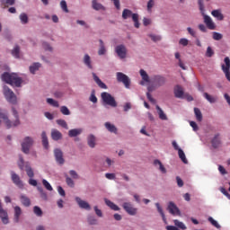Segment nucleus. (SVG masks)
Masks as SVG:
<instances>
[{
    "mask_svg": "<svg viewBox=\"0 0 230 230\" xmlns=\"http://www.w3.org/2000/svg\"><path fill=\"white\" fill-rule=\"evenodd\" d=\"M1 79L3 82H5V84L15 85V87H21V84H22V79L17 76V74H10L5 72L2 75Z\"/></svg>",
    "mask_w": 230,
    "mask_h": 230,
    "instance_id": "nucleus-1",
    "label": "nucleus"
},
{
    "mask_svg": "<svg viewBox=\"0 0 230 230\" xmlns=\"http://www.w3.org/2000/svg\"><path fill=\"white\" fill-rule=\"evenodd\" d=\"M17 164L20 170H25L30 179H33V177H35V172H33V168H31L30 162H24V159L22 158V156L19 157Z\"/></svg>",
    "mask_w": 230,
    "mask_h": 230,
    "instance_id": "nucleus-2",
    "label": "nucleus"
},
{
    "mask_svg": "<svg viewBox=\"0 0 230 230\" xmlns=\"http://www.w3.org/2000/svg\"><path fill=\"white\" fill-rule=\"evenodd\" d=\"M166 82L165 77L155 75L151 77L152 85L148 86L147 90L152 92L154 89L163 86Z\"/></svg>",
    "mask_w": 230,
    "mask_h": 230,
    "instance_id": "nucleus-3",
    "label": "nucleus"
},
{
    "mask_svg": "<svg viewBox=\"0 0 230 230\" xmlns=\"http://www.w3.org/2000/svg\"><path fill=\"white\" fill-rule=\"evenodd\" d=\"M198 4L199 6V10H200L202 15L204 16V22L206 23L207 27L209 30H214L216 28V26H215V23L213 22L212 19L204 13L205 10H204L203 0H198Z\"/></svg>",
    "mask_w": 230,
    "mask_h": 230,
    "instance_id": "nucleus-4",
    "label": "nucleus"
},
{
    "mask_svg": "<svg viewBox=\"0 0 230 230\" xmlns=\"http://www.w3.org/2000/svg\"><path fill=\"white\" fill-rule=\"evenodd\" d=\"M132 17V20L134 22V25L137 29L139 28V14L137 13H132V11L128 9H124L122 13V18L124 20H127L128 18Z\"/></svg>",
    "mask_w": 230,
    "mask_h": 230,
    "instance_id": "nucleus-5",
    "label": "nucleus"
},
{
    "mask_svg": "<svg viewBox=\"0 0 230 230\" xmlns=\"http://www.w3.org/2000/svg\"><path fill=\"white\" fill-rule=\"evenodd\" d=\"M4 95L9 103H12L13 105L17 103V96H15L13 91H12L8 86H4Z\"/></svg>",
    "mask_w": 230,
    "mask_h": 230,
    "instance_id": "nucleus-6",
    "label": "nucleus"
},
{
    "mask_svg": "<svg viewBox=\"0 0 230 230\" xmlns=\"http://www.w3.org/2000/svg\"><path fill=\"white\" fill-rule=\"evenodd\" d=\"M116 75H117V81L119 83H122L125 88L130 89V84H132L130 77H128L127 75L121 72L117 73Z\"/></svg>",
    "mask_w": 230,
    "mask_h": 230,
    "instance_id": "nucleus-7",
    "label": "nucleus"
},
{
    "mask_svg": "<svg viewBox=\"0 0 230 230\" xmlns=\"http://www.w3.org/2000/svg\"><path fill=\"white\" fill-rule=\"evenodd\" d=\"M102 100L103 102V105H110L111 107H116V100L111 93L107 92H103L102 94Z\"/></svg>",
    "mask_w": 230,
    "mask_h": 230,
    "instance_id": "nucleus-8",
    "label": "nucleus"
},
{
    "mask_svg": "<svg viewBox=\"0 0 230 230\" xmlns=\"http://www.w3.org/2000/svg\"><path fill=\"white\" fill-rule=\"evenodd\" d=\"M75 200L78 208H80V209H84L85 211H91L92 208L89 202L85 201L84 199H82V198L78 196L75 198Z\"/></svg>",
    "mask_w": 230,
    "mask_h": 230,
    "instance_id": "nucleus-9",
    "label": "nucleus"
},
{
    "mask_svg": "<svg viewBox=\"0 0 230 230\" xmlns=\"http://www.w3.org/2000/svg\"><path fill=\"white\" fill-rule=\"evenodd\" d=\"M11 180L17 188H20L21 190L24 188V183L21 181V177L13 171L11 172Z\"/></svg>",
    "mask_w": 230,
    "mask_h": 230,
    "instance_id": "nucleus-10",
    "label": "nucleus"
},
{
    "mask_svg": "<svg viewBox=\"0 0 230 230\" xmlns=\"http://www.w3.org/2000/svg\"><path fill=\"white\" fill-rule=\"evenodd\" d=\"M0 218L2 220V223L4 224V226L10 224V219L8 218V211L6 209H4L3 208V202L0 199Z\"/></svg>",
    "mask_w": 230,
    "mask_h": 230,
    "instance_id": "nucleus-11",
    "label": "nucleus"
},
{
    "mask_svg": "<svg viewBox=\"0 0 230 230\" xmlns=\"http://www.w3.org/2000/svg\"><path fill=\"white\" fill-rule=\"evenodd\" d=\"M224 62L225 64H223L221 67L226 79L230 82V58L228 57L225 58Z\"/></svg>",
    "mask_w": 230,
    "mask_h": 230,
    "instance_id": "nucleus-12",
    "label": "nucleus"
},
{
    "mask_svg": "<svg viewBox=\"0 0 230 230\" xmlns=\"http://www.w3.org/2000/svg\"><path fill=\"white\" fill-rule=\"evenodd\" d=\"M21 217H22V208L19 206L13 207V222L14 224H19L21 222Z\"/></svg>",
    "mask_w": 230,
    "mask_h": 230,
    "instance_id": "nucleus-13",
    "label": "nucleus"
},
{
    "mask_svg": "<svg viewBox=\"0 0 230 230\" xmlns=\"http://www.w3.org/2000/svg\"><path fill=\"white\" fill-rule=\"evenodd\" d=\"M123 208L129 216L137 215V208H134V206H132V204H130L128 202H125L123 204Z\"/></svg>",
    "mask_w": 230,
    "mask_h": 230,
    "instance_id": "nucleus-14",
    "label": "nucleus"
},
{
    "mask_svg": "<svg viewBox=\"0 0 230 230\" xmlns=\"http://www.w3.org/2000/svg\"><path fill=\"white\" fill-rule=\"evenodd\" d=\"M116 53L120 59L127 58V47L124 45H119L116 47Z\"/></svg>",
    "mask_w": 230,
    "mask_h": 230,
    "instance_id": "nucleus-15",
    "label": "nucleus"
},
{
    "mask_svg": "<svg viewBox=\"0 0 230 230\" xmlns=\"http://www.w3.org/2000/svg\"><path fill=\"white\" fill-rule=\"evenodd\" d=\"M169 213L172 216H181V211L180 209L177 208V206L170 201L169 204H168V208H167Z\"/></svg>",
    "mask_w": 230,
    "mask_h": 230,
    "instance_id": "nucleus-16",
    "label": "nucleus"
},
{
    "mask_svg": "<svg viewBox=\"0 0 230 230\" xmlns=\"http://www.w3.org/2000/svg\"><path fill=\"white\" fill-rule=\"evenodd\" d=\"M54 155L56 157V161H57L58 164H64L65 160H64V154L62 153V150L55 149Z\"/></svg>",
    "mask_w": 230,
    "mask_h": 230,
    "instance_id": "nucleus-17",
    "label": "nucleus"
},
{
    "mask_svg": "<svg viewBox=\"0 0 230 230\" xmlns=\"http://www.w3.org/2000/svg\"><path fill=\"white\" fill-rule=\"evenodd\" d=\"M173 148L174 150H178V155L182 163H184V164H188V160L182 149H181L178 145H173Z\"/></svg>",
    "mask_w": 230,
    "mask_h": 230,
    "instance_id": "nucleus-18",
    "label": "nucleus"
},
{
    "mask_svg": "<svg viewBox=\"0 0 230 230\" xmlns=\"http://www.w3.org/2000/svg\"><path fill=\"white\" fill-rule=\"evenodd\" d=\"M174 95L176 98H180V99H184V92L183 89L181 88V86L177 85L174 88Z\"/></svg>",
    "mask_w": 230,
    "mask_h": 230,
    "instance_id": "nucleus-19",
    "label": "nucleus"
},
{
    "mask_svg": "<svg viewBox=\"0 0 230 230\" xmlns=\"http://www.w3.org/2000/svg\"><path fill=\"white\" fill-rule=\"evenodd\" d=\"M20 200L25 208H30L31 206V201L30 200V198L24 194H21Z\"/></svg>",
    "mask_w": 230,
    "mask_h": 230,
    "instance_id": "nucleus-20",
    "label": "nucleus"
},
{
    "mask_svg": "<svg viewBox=\"0 0 230 230\" xmlns=\"http://www.w3.org/2000/svg\"><path fill=\"white\" fill-rule=\"evenodd\" d=\"M51 137L54 141H59V139H62V133L58 129H52Z\"/></svg>",
    "mask_w": 230,
    "mask_h": 230,
    "instance_id": "nucleus-21",
    "label": "nucleus"
},
{
    "mask_svg": "<svg viewBox=\"0 0 230 230\" xmlns=\"http://www.w3.org/2000/svg\"><path fill=\"white\" fill-rule=\"evenodd\" d=\"M93 80L99 85L101 89H107V84H105L103 82H102V79L98 77L94 73H93Z\"/></svg>",
    "mask_w": 230,
    "mask_h": 230,
    "instance_id": "nucleus-22",
    "label": "nucleus"
},
{
    "mask_svg": "<svg viewBox=\"0 0 230 230\" xmlns=\"http://www.w3.org/2000/svg\"><path fill=\"white\" fill-rule=\"evenodd\" d=\"M87 222L90 226H98V218L94 215L89 214L87 216Z\"/></svg>",
    "mask_w": 230,
    "mask_h": 230,
    "instance_id": "nucleus-23",
    "label": "nucleus"
},
{
    "mask_svg": "<svg viewBox=\"0 0 230 230\" xmlns=\"http://www.w3.org/2000/svg\"><path fill=\"white\" fill-rule=\"evenodd\" d=\"M82 132H84V129H82V128L70 129L68 131V136H69V137H76V136H80V134H82Z\"/></svg>",
    "mask_w": 230,
    "mask_h": 230,
    "instance_id": "nucleus-24",
    "label": "nucleus"
},
{
    "mask_svg": "<svg viewBox=\"0 0 230 230\" xmlns=\"http://www.w3.org/2000/svg\"><path fill=\"white\" fill-rule=\"evenodd\" d=\"M104 127L108 132H111L113 134H116V126L111 122H105Z\"/></svg>",
    "mask_w": 230,
    "mask_h": 230,
    "instance_id": "nucleus-25",
    "label": "nucleus"
},
{
    "mask_svg": "<svg viewBox=\"0 0 230 230\" xmlns=\"http://www.w3.org/2000/svg\"><path fill=\"white\" fill-rule=\"evenodd\" d=\"M155 108L157 110L160 119H162L163 121H166L168 119L166 114L163 111V110L158 105H156Z\"/></svg>",
    "mask_w": 230,
    "mask_h": 230,
    "instance_id": "nucleus-26",
    "label": "nucleus"
},
{
    "mask_svg": "<svg viewBox=\"0 0 230 230\" xmlns=\"http://www.w3.org/2000/svg\"><path fill=\"white\" fill-rule=\"evenodd\" d=\"M37 190L40 192V199H42V200H48V193L44 191V189L40 186H38Z\"/></svg>",
    "mask_w": 230,
    "mask_h": 230,
    "instance_id": "nucleus-27",
    "label": "nucleus"
},
{
    "mask_svg": "<svg viewBox=\"0 0 230 230\" xmlns=\"http://www.w3.org/2000/svg\"><path fill=\"white\" fill-rule=\"evenodd\" d=\"M93 10H105V7L97 2V0H93L92 2Z\"/></svg>",
    "mask_w": 230,
    "mask_h": 230,
    "instance_id": "nucleus-28",
    "label": "nucleus"
},
{
    "mask_svg": "<svg viewBox=\"0 0 230 230\" xmlns=\"http://www.w3.org/2000/svg\"><path fill=\"white\" fill-rule=\"evenodd\" d=\"M19 19L22 22V24H28L30 19L28 18V14H26L25 13H22L19 16Z\"/></svg>",
    "mask_w": 230,
    "mask_h": 230,
    "instance_id": "nucleus-29",
    "label": "nucleus"
},
{
    "mask_svg": "<svg viewBox=\"0 0 230 230\" xmlns=\"http://www.w3.org/2000/svg\"><path fill=\"white\" fill-rule=\"evenodd\" d=\"M100 49L98 50V55L102 56V55H105L107 49H105V44L103 43V40H100Z\"/></svg>",
    "mask_w": 230,
    "mask_h": 230,
    "instance_id": "nucleus-30",
    "label": "nucleus"
},
{
    "mask_svg": "<svg viewBox=\"0 0 230 230\" xmlns=\"http://www.w3.org/2000/svg\"><path fill=\"white\" fill-rule=\"evenodd\" d=\"M155 208L157 209V212L161 215L164 223H166V217L164 216V213L163 208H161L160 204L155 203Z\"/></svg>",
    "mask_w": 230,
    "mask_h": 230,
    "instance_id": "nucleus-31",
    "label": "nucleus"
},
{
    "mask_svg": "<svg viewBox=\"0 0 230 230\" xmlns=\"http://www.w3.org/2000/svg\"><path fill=\"white\" fill-rule=\"evenodd\" d=\"M211 14L214 17H216L217 20H219V21H223L224 20V15L221 13V12L219 10L212 11Z\"/></svg>",
    "mask_w": 230,
    "mask_h": 230,
    "instance_id": "nucleus-32",
    "label": "nucleus"
},
{
    "mask_svg": "<svg viewBox=\"0 0 230 230\" xmlns=\"http://www.w3.org/2000/svg\"><path fill=\"white\" fill-rule=\"evenodd\" d=\"M140 75L145 82L151 83V78H149L148 75L146 74V71H145L144 69L140 70Z\"/></svg>",
    "mask_w": 230,
    "mask_h": 230,
    "instance_id": "nucleus-33",
    "label": "nucleus"
},
{
    "mask_svg": "<svg viewBox=\"0 0 230 230\" xmlns=\"http://www.w3.org/2000/svg\"><path fill=\"white\" fill-rule=\"evenodd\" d=\"M140 75L145 82L151 83V78H149L148 75L146 74V71H145L144 69L140 70Z\"/></svg>",
    "mask_w": 230,
    "mask_h": 230,
    "instance_id": "nucleus-34",
    "label": "nucleus"
},
{
    "mask_svg": "<svg viewBox=\"0 0 230 230\" xmlns=\"http://www.w3.org/2000/svg\"><path fill=\"white\" fill-rule=\"evenodd\" d=\"M154 164H155V166H159V170H160V172H162V173H166V169L164 168V166L159 160H157V159L155 160Z\"/></svg>",
    "mask_w": 230,
    "mask_h": 230,
    "instance_id": "nucleus-35",
    "label": "nucleus"
},
{
    "mask_svg": "<svg viewBox=\"0 0 230 230\" xmlns=\"http://www.w3.org/2000/svg\"><path fill=\"white\" fill-rule=\"evenodd\" d=\"M40 68V63H34L32 66H30V72L32 75H35V73H37V71H39Z\"/></svg>",
    "mask_w": 230,
    "mask_h": 230,
    "instance_id": "nucleus-36",
    "label": "nucleus"
},
{
    "mask_svg": "<svg viewBox=\"0 0 230 230\" xmlns=\"http://www.w3.org/2000/svg\"><path fill=\"white\" fill-rule=\"evenodd\" d=\"M194 113H195V116H196L197 121H202L203 116H202V113H201V111L199 108H194Z\"/></svg>",
    "mask_w": 230,
    "mask_h": 230,
    "instance_id": "nucleus-37",
    "label": "nucleus"
},
{
    "mask_svg": "<svg viewBox=\"0 0 230 230\" xmlns=\"http://www.w3.org/2000/svg\"><path fill=\"white\" fill-rule=\"evenodd\" d=\"M175 58L178 59V65L179 66L183 69V70H186V66H184L183 62L181 61V55L180 53L176 52L175 53Z\"/></svg>",
    "mask_w": 230,
    "mask_h": 230,
    "instance_id": "nucleus-38",
    "label": "nucleus"
},
{
    "mask_svg": "<svg viewBox=\"0 0 230 230\" xmlns=\"http://www.w3.org/2000/svg\"><path fill=\"white\" fill-rule=\"evenodd\" d=\"M56 123H58L59 127H62V128H66V130L69 129V127L67 126V122H66V120L62 119L56 120Z\"/></svg>",
    "mask_w": 230,
    "mask_h": 230,
    "instance_id": "nucleus-39",
    "label": "nucleus"
},
{
    "mask_svg": "<svg viewBox=\"0 0 230 230\" xmlns=\"http://www.w3.org/2000/svg\"><path fill=\"white\" fill-rule=\"evenodd\" d=\"M104 202L108 208H111L113 211H116V204L114 202L111 201L108 199H104Z\"/></svg>",
    "mask_w": 230,
    "mask_h": 230,
    "instance_id": "nucleus-40",
    "label": "nucleus"
},
{
    "mask_svg": "<svg viewBox=\"0 0 230 230\" xmlns=\"http://www.w3.org/2000/svg\"><path fill=\"white\" fill-rule=\"evenodd\" d=\"M21 53V48L19 46H15L14 49L12 50V55L14 58H19V54Z\"/></svg>",
    "mask_w": 230,
    "mask_h": 230,
    "instance_id": "nucleus-41",
    "label": "nucleus"
},
{
    "mask_svg": "<svg viewBox=\"0 0 230 230\" xmlns=\"http://www.w3.org/2000/svg\"><path fill=\"white\" fill-rule=\"evenodd\" d=\"M84 63L85 66H87V67H89V69H93V65H91V57H89V55L86 54L84 56Z\"/></svg>",
    "mask_w": 230,
    "mask_h": 230,
    "instance_id": "nucleus-42",
    "label": "nucleus"
},
{
    "mask_svg": "<svg viewBox=\"0 0 230 230\" xmlns=\"http://www.w3.org/2000/svg\"><path fill=\"white\" fill-rule=\"evenodd\" d=\"M173 223H174L175 226H177L178 228H180L181 230H186L187 229L186 226L182 222H181L177 219L173 220Z\"/></svg>",
    "mask_w": 230,
    "mask_h": 230,
    "instance_id": "nucleus-43",
    "label": "nucleus"
},
{
    "mask_svg": "<svg viewBox=\"0 0 230 230\" xmlns=\"http://www.w3.org/2000/svg\"><path fill=\"white\" fill-rule=\"evenodd\" d=\"M208 220L217 229L221 228L220 225L212 217H209Z\"/></svg>",
    "mask_w": 230,
    "mask_h": 230,
    "instance_id": "nucleus-44",
    "label": "nucleus"
},
{
    "mask_svg": "<svg viewBox=\"0 0 230 230\" xmlns=\"http://www.w3.org/2000/svg\"><path fill=\"white\" fill-rule=\"evenodd\" d=\"M203 95L210 103H214L217 102V98L209 95L208 93H204Z\"/></svg>",
    "mask_w": 230,
    "mask_h": 230,
    "instance_id": "nucleus-45",
    "label": "nucleus"
},
{
    "mask_svg": "<svg viewBox=\"0 0 230 230\" xmlns=\"http://www.w3.org/2000/svg\"><path fill=\"white\" fill-rule=\"evenodd\" d=\"M42 184H43L44 188H46V190H48V191H53V187L51 186L50 183L48 182L47 180L43 179Z\"/></svg>",
    "mask_w": 230,
    "mask_h": 230,
    "instance_id": "nucleus-46",
    "label": "nucleus"
},
{
    "mask_svg": "<svg viewBox=\"0 0 230 230\" xmlns=\"http://www.w3.org/2000/svg\"><path fill=\"white\" fill-rule=\"evenodd\" d=\"M66 182L69 188H75V181H73V178L66 176Z\"/></svg>",
    "mask_w": 230,
    "mask_h": 230,
    "instance_id": "nucleus-47",
    "label": "nucleus"
},
{
    "mask_svg": "<svg viewBox=\"0 0 230 230\" xmlns=\"http://www.w3.org/2000/svg\"><path fill=\"white\" fill-rule=\"evenodd\" d=\"M33 213L36 217H42V209L39 206L33 208Z\"/></svg>",
    "mask_w": 230,
    "mask_h": 230,
    "instance_id": "nucleus-48",
    "label": "nucleus"
},
{
    "mask_svg": "<svg viewBox=\"0 0 230 230\" xmlns=\"http://www.w3.org/2000/svg\"><path fill=\"white\" fill-rule=\"evenodd\" d=\"M87 141L88 145H96V137H94V135H89Z\"/></svg>",
    "mask_w": 230,
    "mask_h": 230,
    "instance_id": "nucleus-49",
    "label": "nucleus"
},
{
    "mask_svg": "<svg viewBox=\"0 0 230 230\" xmlns=\"http://www.w3.org/2000/svg\"><path fill=\"white\" fill-rule=\"evenodd\" d=\"M22 145H33V138L31 137H25Z\"/></svg>",
    "mask_w": 230,
    "mask_h": 230,
    "instance_id": "nucleus-50",
    "label": "nucleus"
},
{
    "mask_svg": "<svg viewBox=\"0 0 230 230\" xmlns=\"http://www.w3.org/2000/svg\"><path fill=\"white\" fill-rule=\"evenodd\" d=\"M22 151L23 152V154H30V152H31V146L30 145L22 146Z\"/></svg>",
    "mask_w": 230,
    "mask_h": 230,
    "instance_id": "nucleus-51",
    "label": "nucleus"
},
{
    "mask_svg": "<svg viewBox=\"0 0 230 230\" xmlns=\"http://www.w3.org/2000/svg\"><path fill=\"white\" fill-rule=\"evenodd\" d=\"M60 112L64 114V116H69V114H71V111L66 106H62L60 108Z\"/></svg>",
    "mask_w": 230,
    "mask_h": 230,
    "instance_id": "nucleus-52",
    "label": "nucleus"
},
{
    "mask_svg": "<svg viewBox=\"0 0 230 230\" xmlns=\"http://www.w3.org/2000/svg\"><path fill=\"white\" fill-rule=\"evenodd\" d=\"M93 211H95V215L99 217V218L103 217V212H102V209L98 208V206L93 207Z\"/></svg>",
    "mask_w": 230,
    "mask_h": 230,
    "instance_id": "nucleus-53",
    "label": "nucleus"
},
{
    "mask_svg": "<svg viewBox=\"0 0 230 230\" xmlns=\"http://www.w3.org/2000/svg\"><path fill=\"white\" fill-rule=\"evenodd\" d=\"M60 6L63 12H66V13H69V9H67V3L65 0H62L60 2Z\"/></svg>",
    "mask_w": 230,
    "mask_h": 230,
    "instance_id": "nucleus-54",
    "label": "nucleus"
},
{
    "mask_svg": "<svg viewBox=\"0 0 230 230\" xmlns=\"http://www.w3.org/2000/svg\"><path fill=\"white\" fill-rule=\"evenodd\" d=\"M113 164H114V162H112V160H111V158H106L105 162L103 163V166H105V168H111Z\"/></svg>",
    "mask_w": 230,
    "mask_h": 230,
    "instance_id": "nucleus-55",
    "label": "nucleus"
},
{
    "mask_svg": "<svg viewBox=\"0 0 230 230\" xmlns=\"http://www.w3.org/2000/svg\"><path fill=\"white\" fill-rule=\"evenodd\" d=\"M47 102L49 105H52V107H58V102L53 100L52 98H48Z\"/></svg>",
    "mask_w": 230,
    "mask_h": 230,
    "instance_id": "nucleus-56",
    "label": "nucleus"
},
{
    "mask_svg": "<svg viewBox=\"0 0 230 230\" xmlns=\"http://www.w3.org/2000/svg\"><path fill=\"white\" fill-rule=\"evenodd\" d=\"M69 175L72 177V179H80V175H78V172H76L75 170H70Z\"/></svg>",
    "mask_w": 230,
    "mask_h": 230,
    "instance_id": "nucleus-57",
    "label": "nucleus"
},
{
    "mask_svg": "<svg viewBox=\"0 0 230 230\" xmlns=\"http://www.w3.org/2000/svg\"><path fill=\"white\" fill-rule=\"evenodd\" d=\"M105 177H106V179H108V181H115L116 180L115 173L107 172V173H105Z\"/></svg>",
    "mask_w": 230,
    "mask_h": 230,
    "instance_id": "nucleus-58",
    "label": "nucleus"
},
{
    "mask_svg": "<svg viewBox=\"0 0 230 230\" xmlns=\"http://www.w3.org/2000/svg\"><path fill=\"white\" fill-rule=\"evenodd\" d=\"M41 139H42L43 145H49V142H48V136L46 135L45 131H43V132L41 133Z\"/></svg>",
    "mask_w": 230,
    "mask_h": 230,
    "instance_id": "nucleus-59",
    "label": "nucleus"
},
{
    "mask_svg": "<svg viewBox=\"0 0 230 230\" xmlns=\"http://www.w3.org/2000/svg\"><path fill=\"white\" fill-rule=\"evenodd\" d=\"M58 193L61 196V197H66V190H64V188H62L61 186L58 187Z\"/></svg>",
    "mask_w": 230,
    "mask_h": 230,
    "instance_id": "nucleus-60",
    "label": "nucleus"
},
{
    "mask_svg": "<svg viewBox=\"0 0 230 230\" xmlns=\"http://www.w3.org/2000/svg\"><path fill=\"white\" fill-rule=\"evenodd\" d=\"M223 38V35L218 32H213V39L215 40H220Z\"/></svg>",
    "mask_w": 230,
    "mask_h": 230,
    "instance_id": "nucleus-61",
    "label": "nucleus"
},
{
    "mask_svg": "<svg viewBox=\"0 0 230 230\" xmlns=\"http://www.w3.org/2000/svg\"><path fill=\"white\" fill-rule=\"evenodd\" d=\"M149 37H150L151 40H152L153 41H155V42L160 41L161 39H162L160 36H158V35H153V34L149 35Z\"/></svg>",
    "mask_w": 230,
    "mask_h": 230,
    "instance_id": "nucleus-62",
    "label": "nucleus"
},
{
    "mask_svg": "<svg viewBox=\"0 0 230 230\" xmlns=\"http://www.w3.org/2000/svg\"><path fill=\"white\" fill-rule=\"evenodd\" d=\"M213 55H214V51L212 50V49L210 47H208L206 56L208 58H211Z\"/></svg>",
    "mask_w": 230,
    "mask_h": 230,
    "instance_id": "nucleus-63",
    "label": "nucleus"
},
{
    "mask_svg": "<svg viewBox=\"0 0 230 230\" xmlns=\"http://www.w3.org/2000/svg\"><path fill=\"white\" fill-rule=\"evenodd\" d=\"M179 43L185 47L189 44V40L187 39H181Z\"/></svg>",
    "mask_w": 230,
    "mask_h": 230,
    "instance_id": "nucleus-64",
    "label": "nucleus"
}]
</instances>
